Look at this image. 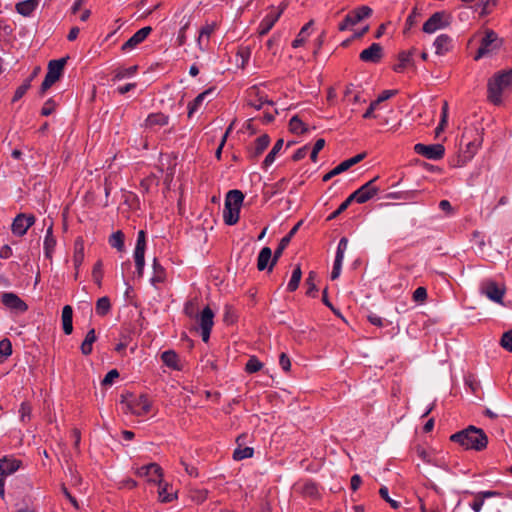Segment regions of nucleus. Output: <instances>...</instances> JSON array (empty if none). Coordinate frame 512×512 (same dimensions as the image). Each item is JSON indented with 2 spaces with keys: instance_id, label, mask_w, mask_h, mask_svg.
Instances as JSON below:
<instances>
[{
  "instance_id": "56",
  "label": "nucleus",
  "mask_w": 512,
  "mask_h": 512,
  "mask_svg": "<svg viewBox=\"0 0 512 512\" xmlns=\"http://www.w3.org/2000/svg\"><path fill=\"white\" fill-rule=\"evenodd\" d=\"M325 140L323 138H319L316 140L313 149L310 154V158L313 162L317 161L318 153L324 148Z\"/></svg>"
},
{
  "instance_id": "59",
  "label": "nucleus",
  "mask_w": 512,
  "mask_h": 512,
  "mask_svg": "<svg viewBox=\"0 0 512 512\" xmlns=\"http://www.w3.org/2000/svg\"><path fill=\"white\" fill-rule=\"evenodd\" d=\"M144 255L145 254H140V253L134 254V259H135V264H136V270H137L138 277H142V275H143V270H144V266H145Z\"/></svg>"
},
{
  "instance_id": "53",
  "label": "nucleus",
  "mask_w": 512,
  "mask_h": 512,
  "mask_svg": "<svg viewBox=\"0 0 512 512\" xmlns=\"http://www.w3.org/2000/svg\"><path fill=\"white\" fill-rule=\"evenodd\" d=\"M103 277V271H102V261H97L93 267L92 271V278L94 282L100 287L101 281Z\"/></svg>"
},
{
  "instance_id": "63",
  "label": "nucleus",
  "mask_w": 512,
  "mask_h": 512,
  "mask_svg": "<svg viewBox=\"0 0 512 512\" xmlns=\"http://www.w3.org/2000/svg\"><path fill=\"white\" fill-rule=\"evenodd\" d=\"M119 377V372L116 369L110 370L102 380V385H111L113 381Z\"/></svg>"
},
{
  "instance_id": "21",
  "label": "nucleus",
  "mask_w": 512,
  "mask_h": 512,
  "mask_svg": "<svg viewBox=\"0 0 512 512\" xmlns=\"http://www.w3.org/2000/svg\"><path fill=\"white\" fill-rule=\"evenodd\" d=\"M68 57L51 60L48 63L47 76L57 82L63 74Z\"/></svg>"
},
{
  "instance_id": "48",
  "label": "nucleus",
  "mask_w": 512,
  "mask_h": 512,
  "mask_svg": "<svg viewBox=\"0 0 512 512\" xmlns=\"http://www.w3.org/2000/svg\"><path fill=\"white\" fill-rule=\"evenodd\" d=\"M12 353V345L8 339L0 341V363H3Z\"/></svg>"
},
{
  "instance_id": "42",
  "label": "nucleus",
  "mask_w": 512,
  "mask_h": 512,
  "mask_svg": "<svg viewBox=\"0 0 512 512\" xmlns=\"http://www.w3.org/2000/svg\"><path fill=\"white\" fill-rule=\"evenodd\" d=\"M314 21L313 20H310L306 25H304L302 27V29L300 30L299 34L297 35L296 39L293 40L292 42V46L294 48H298L300 46H302L305 42V39L308 35V30L309 28L313 25Z\"/></svg>"
},
{
  "instance_id": "4",
  "label": "nucleus",
  "mask_w": 512,
  "mask_h": 512,
  "mask_svg": "<svg viewBox=\"0 0 512 512\" xmlns=\"http://www.w3.org/2000/svg\"><path fill=\"white\" fill-rule=\"evenodd\" d=\"M481 134L482 132H480L477 128H475L473 131H464L461 137V144L465 141V149L461 151L458 163L463 165L472 159L477 151V148L482 142Z\"/></svg>"
},
{
  "instance_id": "39",
  "label": "nucleus",
  "mask_w": 512,
  "mask_h": 512,
  "mask_svg": "<svg viewBox=\"0 0 512 512\" xmlns=\"http://www.w3.org/2000/svg\"><path fill=\"white\" fill-rule=\"evenodd\" d=\"M216 27H217L216 23H211V24H206L205 26H203L200 29L199 37L197 39V44H198L200 50H204V48L202 46L203 37L209 38L211 36V34L215 31Z\"/></svg>"
},
{
  "instance_id": "64",
  "label": "nucleus",
  "mask_w": 512,
  "mask_h": 512,
  "mask_svg": "<svg viewBox=\"0 0 512 512\" xmlns=\"http://www.w3.org/2000/svg\"><path fill=\"white\" fill-rule=\"evenodd\" d=\"M427 298V290L424 287H418L413 293V299L416 302H423Z\"/></svg>"
},
{
  "instance_id": "8",
  "label": "nucleus",
  "mask_w": 512,
  "mask_h": 512,
  "mask_svg": "<svg viewBox=\"0 0 512 512\" xmlns=\"http://www.w3.org/2000/svg\"><path fill=\"white\" fill-rule=\"evenodd\" d=\"M449 18V15H447L444 11L435 12L423 24L422 29L425 33H434L438 29L447 27L450 24Z\"/></svg>"
},
{
  "instance_id": "30",
  "label": "nucleus",
  "mask_w": 512,
  "mask_h": 512,
  "mask_svg": "<svg viewBox=\"0 0 512 512\" xmlns=\"http://www.w3.org/2000/svg\"><path fill=\"white\" fill-rule=\"evenodd\" d=\"M161 359L164 364L174 370H180L181 367L179 365V358L175 351L167 350L164 351L161 355Z\"/></svg>"
},
{
  "instance_id": "5",
  "label": "nucleus",
  "mask_w": 512,
  "mask_h": 512,
  "mask_svg": "<svg viewBox=\"0 0 512 512\" xmlns=\"http://www.w3.org/2000/svg\"><path fill=\"white\" fill-rule=\"evenodd\" d=\"M503 40L498 37L497 33L491 29H487L483 38L481 39L480 46L475 55V60L486 56L487 54L499 49Z\"/></svg>"
},
{
  "instance_id": "9",
  "label": "nucleus",
  "mask_w": 512,
  "mask_h": 512,
  "mask_svg": "<svg viewBox=\"0 0 512 512\" xmlns=\"http://www.w3.org/2000/svg\"><path fill=\"white\" fill-rule=\"evenodd\" d=\"M414 151L427 159L439 160L443 158L445 148L442 144L425 145L418 143L414 146Z\"/></svg>"
},
{
  "instance_id": "38",
  "label": "nucleus",
  "mask_w": 512,
  "mask_h": 512,
  "mask_svg": "<svg viewBox=\"0 0 512 512\" xmlns=\"http://www.w3.org/2000/svg\"><path fill=\"white\" fill-rule=\"evenodd\" d=\"M56 245V240L52 234V225L49 226L44 240V250L47 257H51V253Z\"/></svg>"
},
{
  "instance_id": "26",
  "label": "nucleus",
  "mask_w": 512,
  "mask_h": 512,
  "mask_svg": "<svg viewBox=\"0 0 512 512\" xmlns=\"http://www.w3.org/2000/svg\"><path fill=\"white\" fill-rule=\"evenodd\" d=\"M72 317H73L72 307L69 305L64 306L62 309V325H63V331L66 335L71 334L73 331Z\"/></svg>"
},
{
  "instance_id": "1",
  "label": "nucleus",
  "mask_w": 512,
  "mask_h": 512,
  "mask_svg": "<svg viewBox=\"0 0 512 512\" xmlns=\"http://www.w3.org/2000/svg\"><path fill=\"white\" fill-rule=\"evenodd\" d=\"M450 440L458 443L465 449H473L476 451L485 449L488 443V438L484 431L473 425L454 433L451 435Z\"/></svg>"
},
{
  "instance_id": "19",
  "label": "nucleus",
  "mask_w": 512,
  "mask_h": 512,
  "mask_svg": "<svg viewBox=\"0 0 512 512\" xmlns=\"http://www.w3.org/2000/svg\"><path fill=\"white\" fill-rule=\"evenodd\" d=\"M373 195L374 194H350V196L339 206V208L328 217V220H332L339 216L353 201L362 204L369 201Z\"/></svg>"
},
{
  "instance_id": "57",
  "label": "nucleus",
  "mask_w": 512,
  "mask_h": 512,
  "mask_svg": "<svg viewBox=\"0 0 512 512\" xmlns=\"http://www.w3.org/2000/svg\"><path fill=\"white\" fill-rule=\"evenodd\" d=\"M500 344L504 349L512 352V329L502 335Z\"/></svg>"
},
{
  "instance_id": "58",
  "label": "nucleus",
  "mask_w": 512,
  "mask_h": 512,
  "mask_svg": "<svg viewBox=\"0 0 512 512\" xmlns=\"http://www.w3.org/2000/svg\"><path fill=\"white\" fill-rule=\"evenodd\" d=\"M56 105H57L56 102L52 98L48 99L44 103V105H43V107L41 109V115L42 116H49V115H51L54 112V110L56 108Z\"/></svg>"
},
{
  "instance_id": "16",
  "label": "nucleus",
  "mask_w": 512,
  "mask_h": 512,
  "mask_svg": "<svg viewBox=\"0 0 512 512\" xmlns=\"http://www.w3.org/2000/svg\"><path fill=\"white\" fill-rule=\"evenodd\" d=\"M303 221L300 220L291 230L290 232L285 236L283 237L281 240H280V243L278 245V247L276 248V250L274 251V254H273V259H272V263L271 265H269V271H272L273 267L276 265L277 261L279 260V258L281 257L283 251L285 250V248L289 245L292 237L297 233L298 229L300 228V226L302 225Z\"/></svg>"
},
{
  "instance_id": "12",
  "label": "nucleus",
  "mask_w": 512,
  "mask_h": 512,
  "mask_svg": "<svg viewBox=\"0 0 512 512\" xmlns=\"http://www.w3.org/2000/svg\"><path fill=\"white\" fill-rule=\"evenodd\" d=\"M270 143V137L263 134L258 137L251 145L247 147V156L251 161H256L260 155L267 149Z\"/></svg>"
},
{
  "instance_id": "47",
  "label": "nucleus",
  "mask_w": 512,
  "mask_h": 512,
  "mask_svg": "<svg viewBox=\"0 0 512 512\" xmlns=\"http://www.w3.org/2000/svg\"><path fill=\"white\" fill-rule=\"evenodd\" d=\"M32 77L27 78L15 91L12 102L20 100L31 86Z\"/></svg>"
},
{
  "instance_id": "3",
  "label": "nucleus",
  "mask_w": 512,
  "mask_h": 512,
  "mask_svg": "<svg viewBox=\"0 0 512 512\" xmlns=\"http://www.w3.org/2000/svg\"><path fill=\"white\" fill-rule=\"evenodd\" d=\"M223 220L226 225H235L239 221L240 209L245 194H225Z\"/></svg>"
},
{
  "instance_id": "55",
  "label": "nucleus",
  "mask_w": 512,
  "mask_h": 512,
  "mask_svg": "<svg viewBox=\"0 0 512 512\" xmlns=\"http://www.w3.org/2000/svg\"><path fill=\"white\" fill-rule=\"evenodd\" d=\"M379 494L382 499L388 502L392 508L397 509L400 506L398 501L393 500L388 494V488L386 486H382L379 490Z\"/></svg>"
},
{
  "instance_id": "44",
  "label": "nucleus",
  "mask_w": 512,
  "mask_h": 512,
  "mask_svg": "<svg viewBox=\"0 0 512 512\" xmlns=\"http://www.w3.org/2000/svg\"><path fill=\"white\" fill-rule=\"evenodd\" d=\"M109 243L118 251H122L124 249V234L121 231L114 232L109 238Z\"/></svg>"
},
{
  "instance_id": "10",
  "label": "nucleus",
  "mask_w": 512,
  "mask_h": 512,
  "mask_svg": "<svg viewBox=\"0 0 512 512\" xmlns=\"http://www.w3.org/2000/svg\"><path fill=\"white\" fill-rule=\"evenodd\" d=\"M136 474L147 477L148 481L157 485L162 483L163 471L157 463H150L137 469Z\"/></svg>"
},
{
  "instance_id": "32",
  "label": "nucleus",
  "mask_w": 512,
  "mask_h": 512,
  "mask_svg": "<svg viewBox=\"0 0 512 512\" xmlns=\"http://www.w3.org/2000/svg\"><path fill=\"white\" fill-rule=\"evenodd\" d=\"M213 93V89H207L200 93L192 102L188 104V117H192L193 113L199 108L206 97Z\"/></svg>"
},
{
  "instance_id": "36",
  "label": "nucleus",
  "mask_w": 512,
  "mask_h": 512,
  "mask_svg": "<svg viewBox=\"0 0 512 512\" xmlns=\"http://www.w3.org/2000/svg\"><path fill=\"white\" fill-rule=\"evenodd\" d=\"M165 279V269L160 265L158 260L154 258L153 260V276L151 278V283L156 285L157 283L163 282Z\"/></svg>"
},
{
  "instance_id": "2",
  "label": "nucleus",
  "mask_w": 512,
  "mask_h": 512,
  "mask_svg": "<svg viewBox=\"0 0 512 512\" xmlns=\"http://www.w3.org/2000/svg\"><path fill=\"white\" fill-rule=\"evenodd\" d=\"M512 88V68L494 74L487 84L488 99L494 105L502 103V95Z\"/></svg>"
},
{
  "instance_id": "43",
  "label": "nucleus",
  "mask_w": 512,
  "mask_h": 512,
  "mask_svg": "<svg viewBox=\"0 0 512 512\" xmlns=\"http://www.w3.org/2000/svg\"><path fill=\"white\" fill-rule=\"evenodd\" d=\"M111 309L110 299L107 296L101 297L96 303V313L105 316Z\"/></svg>"
},
{
  "instance_id": "15",
  "label": "nucleus",
  "mask_w": 512,
  "mask_h": 512,
  "mask_svg": "<svg viewBox=\"0 0 512 512\" xmlns=\"http://www.w3.org/2000/svg\"><path fill=\"white\" fill-rule=\"evenodd\" d=\"M34 222L35 217L33 215L19 214L12 223V232L15 235L23 236Z\"/></svg>"
},
{
  "instance_id": "25",
  "label": "nucleus",
  "mask_w": 512,
  "mask_h": 512,
  "mask_svg": "<svg viewBox=\"0 0 512 512\" xmlns=\"http://www.w3.org/2000/svg\"><path fill=\"white\" fill-rule=\"evenodd\" d=\"M413 52H414V49H412L410 51H401L398 54L399 63L393 66V70L395 72L400 73L404 70V68L406 66L412 65L413 64V59H412Z\"/></svg>"
},
{
  "instance_id": "20",
  "label": "nucleus",
  "mask_w": 512,
  "mask_h": 512,
  "mask_svg": "<svg viewBox=\"0 0 512 512\" xmlns=\"http://www.w3.org/2000/svg\"><path fill=\"white\" fill-rule=\"evenodd\" d=\"M2 303L12 310L17 312H24L27 310V305L14 293H3L1 296Z\"/></svg>"
},
{
  "instance_id": "60",
  "label": "nucleus",
  "mask_w": 512,
  "mask_h": 512,
  "mask_svg": "<svg viewBox=\"0 0 512 512\" xmlns=\"http://www.w3.org/2000/svg\"><path fill=\"white\" fill-rule=\"evenodd\" d=\"M498 0H487L483 3L482 10L480 12V16H486L490 14L493 9L497 6Z\"/></svg>"
},
{
  "instance_id": "23",
  "label": "nucleus",
  "mask_w": 512,
  "mask_h": 512,
  "mask_svg": "<svg viewBox=\"0 0 512 512\" xmlns=\"http://www.w3.org/2000/svg\"><path fill=\"white\" fill-rule=\"evenodd\" d=\"M20 461L4 457L0 459V476L6 477L18 470Z\"/></svg>"
},
{
  "instance_id": "50",
  "label": "nucleus",
  "mask_w": 512,
  "mask_h": 512,
  "mask_svg": "<svg viewBox=\"0 0 512 512\" xmlns=\"http://www.w3.org/2000/svg\"><path fill=\"white\" fill-rule=\"evenodd\" d=\"M145 249H146V235L143 230H140L138 232L134 254H138V253L145 254Z\"/></svg>"
},
{
  "instance_id": "11",
  "label": "nucleus",
  "mask_w": 512,
  "mask_h": 512,
  "mask_svg": "<svg viewBox=\"0 0 512 512\" xmlns=\"http://www.w3.org/2000/svg\"><path fill=\"white\" fill-rule=\"evenodd\" d=\"M286 7H287L286 3H281L278 10H275L274 8H272V10L263 18V20L261 21V23L259 25V34L260 35H265L272 29V27L278 21L281 14L286 9Z\"/></svg>"
},
{
  "instance_id": "46",
  "label": "nucleus",
  "mask_w": 512,
  "mask_h": 512,
  "mask_svg": "<svg viewBox=\"0 0 512 512\" xmlns=\"http://www.w3.org/2000/svg\"><path fill=\"white\" fill-rule=\"evenodd\" d=\"M254 450L251 447H238L233 452V458L234 460L240 461L246 458H250L253 456Z\"/></svg>"
},
{
  "instance_id": "27",
  "label": "nucleus",
  "mask_w": 512,
  "mask_h": 512,
  "mask_svg": "<svg viewBox=\"0 0 512 512\" xmlns=\"http://www.w3.org/2000/svg\"><path fill=\"white\" fill-rule=\"evenodd\" d=\"M378 180V177H375L366 183L362 184L360 187L354 189V187H339L338 189H352L355 193H369V192H379L381 189H383L380 186H376L375 182Z\"/></svg>"
},
{
  "instance_id": "33",
  "label": "nucleus",
  "mask_w": 512,
  "mask_h": 512,
  "mask_svg": "<svg viewBox=\"0 0 512 512\" xmlns=\"http://www.w3.org/2000/svg\"><path fill=\"white\" fill-rule=\"evenodd\" d=\"M284 144L283 139H278L276 143L274 144L272 150L266 155L264 161H263V167L268 168L272 163L275 161L276 155L279 153V151L282 149Z\"/></svg>"
},
{
  "instance_id": "51",
  "label": "nucleus",
  "mask_w": 512,
  "mask_h": 512,
  "mask_svg": "<svg viewBox=\"0 0 512 512\" xmlns=\"http://www.w3.org/2000/svg\"><path fill=\"white\" fill-rule=\"evenodd\" d=\"M262 367L263 364L255 356H252L246 363L245 370L248 373H255L261 370Z\"/></svg>"
},
{
  "instance_id": "6",
  "label": "nucleus",
  "mask_w": 512,
  "mask_h": 512,
  "mask_svg": "<svg viewBox=\"0 0 512 512\" xmlns=\"http://www.w3.org/2000/svg\"><path fill=\"white\" fill-rule=\"evenodd\" d=\"M479 291L482 295H485L488 299L496 303H502L505 289L497 285L493 280H484L481 282Z\"/></svg>"
},
{
  "instance_id": "14",
  "label": "nucleus",
  "mask_w": 512,
  "mask_h": 512,
  "mask_svg": "<svg viewBox=\"0 0 512 512\" xmlns=\"http://www.w3.org/2000/svg\"><path fill=\"white\" fill-rule=\"evenodd\" d=\"M151 409V403L146 397V395H140L136 397L134 395L133 399L128 402V411L134 415L141 416L147 414Z\"/></svg>"
},
{
  "instance_id": "7",
  "label": "nucleus",
  "mask_w": 512,
  "mask_h": 512,
  "mask_svg": "<svg viewBox=\"0 0 512 512\" xmlns=\"http://www.w3.org/2000/svg\"><path fill=\"white\" fill-rule=\"evenodd\" d=\"M372 9L368 6H361L345 16L344 20L339 24L338 29L345 31L349 26L356 25L361 20L369 17Z\"/></svg>"
},
{
  "instance_id": "34",
  "label": "nucleus",
  "mask_w": 512,
  "mask_h": 512,
  "mask_svg": "<svg viewBox=\"0 0 512 512\" xmlns=\"http://www.w3.org/2000/svg\"><path fill=\"white\" fill-rule=\"evenodd\" d=\"M168 116H166L163 113H152L150 114L146 119V126L153 127V126H164L168 124Z\"/></svg>"
},
{
  "instance_id": "62",
  "label": "nucleus",
  "mask_w": 512,
  "mask_h": 512,
  "mask_svg": "<svg viewBox=\"0 0 512 512\" xmlns=\"http://www.w3.org/2000/svg\"><path fill=\"white\" fill-rule=\"evenodd\" d=\"M138 69V66H131L129 68H122V69H119L116 73V78L118 79H121V78H124L126 76H129V75H132L134 74Z\"/></svg>"
},
{
  "instance_id": "31",
  "label": "nucleus",
  "mask_w": 512,
  "mask_h": 512,
  "mask_svg": "<svg viewBox=\"0 0 512 512\" xmlns=\"http://www.w3.org/2000/svg\"><path fill=\"white\" fill-rule=\"evenodd\" d=\"M96 340L97 337L95 334V329L92 328L87 332L86 337L81 344L80 349L83 355L87 356L92 353V345Z\"/></svg>"
},
{
  "instance_id": "22",
  "label": "nucleus",
  "mask_w": 512,
  "mask_h": 512,
  "mask_svg": "<svg viewBox=\"0 0 512 512\" xmlns=\"http://www.w3.org/2000/svg\"><path fill=\"white\" fill-rule=\"evenodd\" d=\"M434 46L437 55H444L452 49V38L447 34H441L435 39Z\"/></svg>"
},
{
  "instance_id": "61",
  "label": "nucleus",
  "mask_w": 512,
  "mask_h": 512,
  "mask_svg": "<svg viewBox=\"0 0 512 512\" xmlns=\"http://www.w3.org/2000/svg\"><path fill=\"white\" fill-rule=\"evenodd\" d=\"M347 246H348L347 238H345V237L341 238L339 243H338V247H337V252H336L335 258L343 260L344 259V253H345V251L347 249Z\"/></svg>"
},
{
  "instance_id": "28",
  "label": "nucleus",
  "mask_w": 512,
  "mask_h": 512,
  "mask_svg": "<svg viewBox=\"0 0 512 512\" xmlns=\"http://www.w3.org/2000/svg\"><path fill=\"white\" fill-rule=\"evenodd\" d=\"M272 259H273L272 250L269 247L262 248L258 255V259H257L258 270L263 271L267 267L269 268L268 264L272 263Z\"/></svg>"
},
{
  "instance_id": "24",
  "label": "nucleus",
  "mask_w": 512,
  "mask_h": 512,
  "mask_svg": "<svg viewBox=\"0 0 512 512\" xmlns=\"http://www.w3.org/2000/svg\"><path fill=\"white\" fill-rule=\"evenodd\" d=\"M294 489L295 491L307 497H316L318 495L317 485L311 481L297 483L294 486Z\"/></svg>"
},
{
  "instance_id": "52",
  "label": "nucleus",
  "mask_w": 512,
  "mask_h": 512,
  "mask_svg": "<svg viewBox=\"0 0 512 512\" xmlns=\"http://www.w3.org/2000/svg\"><path fill=\"white\" fill-rule=\"evenodd\" d=\"M248 93L249 97L254 96L255 98H258V102L261 103V106H263V104L274 105V102L272 100H268L266 96L262 95L256 86L251 87Z\"/></svg>"
},
{
  "instance_id": "49",
  "label": "nucleus",
  "mask_w": 512,
  "mask_h": 512,
  "mask_svg": "<svg viewBox=\"0 0 512 512\" xmlns=\"http://www.w3.org/2000/svg\"><path fill=\"white\" fill-rule=\"evenodd\" d=\"M316 278H317L316 272L310 271L309 274H308V277L306 279V284L308 285V289H307L306 294L308 296H315L314 293L318 291V288H317V286L315 284Z\"/></svg>"
},
{
  "instance_id": "18",
  "label": "nucleus",
  "mask_w": 512,
  "mask_h": 512,
  "mask_svg": "<svg viewBox=\"0 0 512 512\" xmlns=\"http://www.w3.org/2000/svg\"><path fill=\"white\" fill-rule=\"evenodd\" d=\"M382 57L383 48L379 43H373L359 55L360 60L367 63H378Z\"/></svg>"
},
{
  "instance_id": "45",
  "label": "nucleus",
  "mask_w": 512,
  "mask_h": 512,
  "mask_svg": "<svg viewBox=\"0 0 512 512\" xmlns=\"http://www.w3.org/2000/svg\"><path fill=\"white\" fill-rule=\"evenodd\" d=\"M448 122V103L444 101L441 111V120L439 125L435 129L436 136H439L440 133L445 129Z\"/></svg>"
},
{
  "instance_id": "29",
  "label": "nucleus",
  "mask_w": 512,
  "mask_h": 512,
  "mask_svg": "<svg viewBox=\"0 0 512 512\" xmlns=\"http://www.w3.org/2000/svg\"><path fill=\"white\" fill-rule=\"evenodd\" d=\"M84 260V241L78 237L74 243L73 262L75 269H78Z\"/></svg>"
},
{
  "instance_id": "17",
  "label": "nucleus",
  "mask_w": 512,
  "mask_h": 512,
  "mask_svg": "<svg viewBox=\"0 0 512 512\" xmlns=\"http://www.w3.org/2000/svg\"><path fill=\"white\" fill-rule=\"evenodd\" d=\"M152 32V27L146 26L138 30L132 37H130L121 47L123 52L130 51L145 41V39Z\"/></svg>"
},
{
  "instance_id": "35",
  "label": "nucleus",
  "mask_w": 512,
  "mask_h": 512,
  "mask_svg": "<svg viewBox=\"0 0 512 512\" xmlns=\"http://www.w3.org/2000/svg\"><path fill=\"white\" fill-rule=\"evenodd\" d=\"M496 495H498V493L495 491H484V492L478 493L475 496V500L471 504V508L475 512H480L482 509V506L484 504V499L488 498V497L496 496Z\"/></svg>"
},
{
  "instance_id": "54",
  "label": "nucleus",
  "mask_w": 512,
  "mask_h": 512,
  "mask_svg": "<svg viewBox=\"0 0 512 512\" xmlns=\"http://www.w3.org/2000/svg\"><path fill=\"white\" fill-rule=\"evenodd\" d=\"M160 489L158 491L159 499L161 502L167 503L171 502L174 499V494L172 492H168V484H165L164 486L159 485Z\"/></svg>"
},
{
  "instance_id": "13",
  "label": "nucleus",
  "mask_w": 512,
  "mask_h": 512,
  "mask_svg": "<svg viewBox=\"0 0 512 512\" xmlns=\"http://www.w3.org/2000/svg\"><path fill=\"white\" fill-rule=\"evenodd\" d=\"M213 318H214V313L211 310V308L208 306L205 307L199 317L201 336H202V340L204 342H208V340H209L211 329L214 324Z\"/></svg>"
},
{
  "instance_id": "41",
  "label": "nucleus",
  "mask_w": 512,
  "mask_h": 512,
  "mask_svg": "<svg viewBox=\"0 0 512 512\" xmlns=\"http://www.w3.org/2000/svg\"><path fill=\"white\" fill-rule=\"evenodd\" d=\"M301 277H302V271H301L300 265H296V267L292 273L291 279L287 285L288 291L293 292L298 288L299 283L301 281Z\"/></svg>"
},
{
  "instance_id": "37",
  "label": "nucleus",
  "mask_w": 512,
  "mask_h": 512,
  "mask_svg": "<svg viewBox=\"0 0 512 512\" xmlns=\"http://www.w3.org/2000/svg\"><path fill=\"white\" fill-rule=\"evenodd\" d=\"M289 130L292 133L304 134L308 131V128L303 123V121L299 118V116L295 115L289 121Z\"/></svg>"
},
{
  "instance_id": "40",
  "label": "nucleus",
  "mask_w": 512,
  "mask_h": 512,
  "mask_svg": "<svg viewBox=\"0 0 512 512\" xmlns=\"http://www.w3.org/2000/svg\"><path fill=\"white\" fill-rule=\"evenodd\" d=\"M16 11L22 16H30L32 12L36 9V6L32 4L31 1L25 0L18 2L15 6Z\"/></svg>"
}]
</instances>
